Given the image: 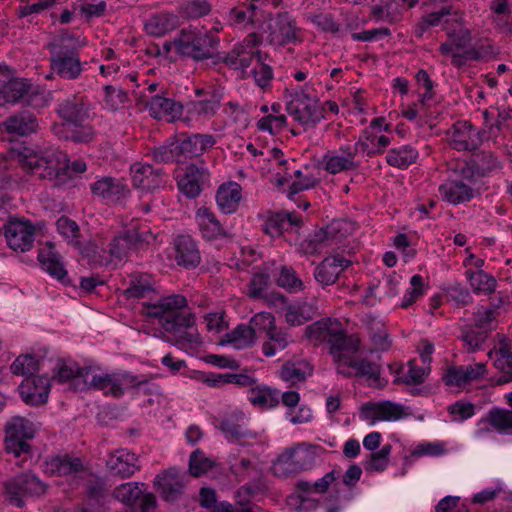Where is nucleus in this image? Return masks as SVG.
<instances>
[{"label":"nucleus","mask_w":512,"mask_h":512,"mask_svg":"<svg viewBox=\"0 0 512 512\" xmlns=\"http://www.w3.org/2000/svg\"><path fill=\"white\" fill-rule=\"evenodd\" d=\"M107 467L113 474L128 478L139 469L138 457L126 449L116 450L109 455Z\"/></svg>","instance_id":"c85d7f7f"},{"label":"nucleus","mask_w":512,"mask_h":512,"mask_svg":"<svg viewBox=\"0 0 512 512\" xmlns=\"http://www.w3.org/2000/svg\"><path fill=\"white\" fill-rule=\"evenodd\" d=\"M161 498L168 502L177 501L183 494V476L175 469H168L154 481Z\"/></svg>","instance_id":"393cba45"},{"label":"nucleus","mask_w":512,"mask_h":512,"mask_svg":"<svg viewBox=\"0 0 512 512\" xmlns=\"http://www.w3.org/2000/svg\"><path fill=\"white\" fill-rule=\"evenodd\" d=\"M390 370L397 374L394 384H421L430 367L427 364L420 367L416 360H410L405 366L390 365Z\"/></svg>","instance_id":"2f4dec72"},{"label":"nucleus","mask_w":512,"mask_h":512,"mask_svg":"<svg viewBox=\"0 0 512 512\" xmlns=\"http://www.w3.org/2000/svg\"><path fill=\"white\" fill-rule=\"evenodd\" d=\"M5 131L20 136L28 135L37 128L36 117L28 112L10 116L2 123Z\"/></svg>","instance_id":"c03bdc74"},{"label":"nucleus","mask_w":512,"mask_h":512,"mask_svg":"<svg viewBox=\"0 0 512 512\" xmlns=\"http://www.w3.org/2000/svg\"><path fill=\"white\" fill-rule=\"evenodd\" d=\"M133 187L146 193H152L166 184L162 169L150 164L135 163L130 168Z\"/></svg>","instance_id":"f3484780"},{"label":"nucleus","mask_w":512,"mask_h":512,"mask_svg":"<svg viewBox=\"0 0 512 512\" xmlns=\"http://www.w3.org/2000/svg\"><path fill=\"white\" fill-rule=\"evenodd\" d=\"M439 193L443 200L460 205L469 202L475 196V189L462 179H449L439 186Z\"/></svg>","instance_id":"a878e982"},{"label":"nucleus","mask_w":512,"mask_h":512,"mask_svg":"<svg viewBox=\"0 0 512 512\" xmlns=\"http://www.w3.org/2000/svg\"><path fill=\"white\" fill-rule=\"evenodd\" d=\"M339 478V472L338 471H331L326 473L322 478L318 479L314 483H311L309 481H298L296 483V489L299 492V494L303 495H309V493L313 490L316 493H325L330 485Z\"/></svg>","instance_id":"5fc2aeb1"},{"label":"nucleus","mask_w":512,"mask_h":512,"mask_svg":"<svg viewBox=\"0 0 512 512\" xmlns=\"http://www.w3.org/2000/svg\"><path fill=\"white\" fill-rule=\"evenodd\" d=\"M451 15L458 16V12L451 6L442 7L439 11L424 15L415 27V36L421 38L429 28L439 26L446 22V17ZM455 19L457 20L458 17Z\"/></svg>","instance_id":"8fccbe9b"},{"label":"nucleus","mask_w":512,"mask_h":512,"mask_svg":"<svg viewBox=\"0 0 512 512\" xmlns=\"http://www.w3.org/2000/svg\"><path fill=\"white\" fill-rule=\"evenodd\" d=\"M391 140L385 135H376L369 129L364 130L359 136L358 140L354 143L357 152H361L368 157L377 154H382Z\"/></svg>","instance_id":"c9c22d12"},{"label":"nucleus","mask_w":512,"mask_h":512,"mask_svg":"<svg viewBox=\"0 0 512 512\" xmlns=\"http://www.w3.org/2000/svg\"><path fill=\"white\" fill-rule=\"evenodd\" d=\"M286 110L295 121L303 126H314L321 120L317 99L294 98L287 102Z\"/></svg>","instance_id":"4be33fe9"},{"label":"nucleus","mask_w":512,"mask_h":512,"mask_svg":"<svg viewBox=\"0 0 512 512\" xmlns=\"http://www.w3.org/2000/svg\"><path fill=\"white\" fill-rule=\"evenodd\" d=\"M196 222L202 236L213 240L226 235L225 229L215 214L207 207H200L196 212Z\"/></svg>","instance_id":"f704fd0d"},{"label":"nucleus","mask_w":512,"mask_h":512,"mask_svg":"<svg viewBox=\"0 0 512 512\" xmlns=\"http://www.w3.org/2000/svg\"><path fill=\"white\" fill-rule=\"evenodd\" d=\"M179 25L178 16L173 13H157L149 17L145 23L147 34L162 37Z\"/></svg>","instance_id":"58836bf2"},{"label":"nucleus","mask_w":512,"mask_h":512,"mask_svg":"<svg viewBox=\"0 0 512 512\" xmlns=\"http://www.w3.org/2000/svg\"><path fill=\"white\" fill-rule=\"evenodd\" d=\"M25 97H27V105L33 107H41L44 105V97L42 94L33 92L31 86L24 80L11 76L0 92V105L7 103L14 104Z\"/></svg>","instance_id":"a211bd4d"},{"label":"nucleus","mask_w":512,"mask_h":512,"mask_svg":"<svg viewBox=\"0 0 512 512\" xmlns=\"http://www.w3.org/2000/svg\"><path fill=\"white\" fill-rule=\"evenodd\" d=\"M486 372L487 369L484 363L454 366L447 370L444 380L445 384H462L480 381Z\"/></svg>","instance_id":"7c9ffc66"},{"label":"nucleus","mask_w":512,"mask_h":512,"mask_svg":"<svg viewBox=\"0 0 512 512\" xmlns=\"http://www.w3.org/2000/svg\"><path fill=\"white\" fill-rule=\"evenodd\" d=\"M91 192L106 202L114 203L124 199L130 189L121 179L105 176L91 184Z\"/></svg>","instance_id":"b1692460"},{"label":"nucleus","mask_w":512,"mask_h":512,"mask_svg":"<svg viewBox=\"0 0 512 512\" xmlns=\"http://www.w3.org/2000/svg\"><path fill=\"white\" fill-rule=\"evenodd\" d=\"M248 398L253 406L267 409L278 405L280 393L271 386H252L249 390Z\"/></svg>","instance_id":"a18cd8bd"},{"label":"nucleus","mask_w":512,"mask_h":512,"mask_svg":"<svg viewBox=\"0 0 512 512\" xmlns=\"http://www.w3.org/2000/svg\"><path fill=\"white\" fill-rule=\"evenodd\" d=\"M57 114L65 125L75 128L67 138L75 142H88L92 139L93 129L86 124L90 117L89 102L76 96L67 98L58 104Z\"/></svg>","instance_id":"39448f33"},{"label":"nucleus","mask_w":512,"mask_h":512,"mask_svg":"<svg viewBox=\"0 0 512 512\" xmlns=\"http://www.w3.org/2000/svg\"><path fill=\"white\" fill-rule=\"evenodd\" d=\"M56 227L59 234L67 241V243L79 251H82V245L79 241L80 229L78 224L66 217L61 216L57 222Z\"/></svg>","instance_id":"864d4df0"},{"label":"nucleus","mask_w":512,"mask_h":512,"mask_svg":"<svg viewBox=\"0 0 512 512\" xmlns=\"http://www.w3.org/2000/svg\"><path fill=\"white\" fill-rule=\"evenodd\" d=\"M79 40L63 33L47 45L50 52V69L65 80H76L83 72V64L77 52Z\"/></svg>","instance_id":"20e7f679"},{"label":"nucleus","mask_w":512,"mask_h":512,"mask_svg":"<svg viewBox=\"0 0 512 512\" xmlns=\"http://www.w3.org/2000/svg\"><path fill=\"white\" fill-rule=\"evenodd\" d=\"M362 323L369 333L370 339L376 350L386 351L391 346L384 323L371 314L362 318Z\"/></svg>","instance_id":"ea45409f"},{"label":"nucleus","mask_w":512,"mask_h":512,"mask_svg":"<svg viewBox=\"0 0 512 512\" xmlns=\"http://www.w3.org/2000/svg\"><path fill=\"white\" fill-rule=\"evenodd\" d=\"M142 101L149 108L150 115L156 119H166L174 121L182 114V105L173 99L162 97L160 95L152 96L148 99L145 90L135 91Z\"/></svg>","instance_id":"412c9836"},{"label":"nucleus","mask_w":512,"mask_h":512,"mask_svg":"<svg viewBox=\"0 0 512 512\" xmlns=\"http://www.w3.org/2000/svg\"><path fill=\"white\" fill-rule=\"evenodd\" d=\"M145 315L172 334L177 347L187 350L202 344V337L196 327V315L190 311L185 296L171 294L161 297L155 303L146 304Z\"/></svg>","instance_id":"f03ea898"},{"label":"nucleus","mask_w":512,"mask_h":512,"mask_svg":"<svg viewBox=\"0 0 512 512\" xmlns=\"http://www.w3.org/2000/svg\"><path fill=\"white\" fill-rule=\"evenodd\" d=\"M245 414L242 411L234 410L225 415L218 428L222 431L225 438L233 443L240 445H254L264 443L265 439L261 433L249 430L243 426Z\"/></svg>","instance_id":"f8f14e48"},{"label":"nucleus","mask_w":512,"mask_h":512,"mask_svg":"<svg viewBox=\"0 0 512 512\" xmlns=\"http://www.w3.org/2000/svg\"><path fill=\"white\" fill-rule=\"evenodd\" d=\"M418 158V151L411 145H402L392 148L387 152L386 162L389 166L398 169H407L415 163Z\"/></svg>","instance_id":"49530a36"},{"label":"nucleus","mask_w":512,"mask_h":512,"mask_svg":"<svg viewBox=\"0 0 512 512\" xmlns=\"http://www.w3.org/2000/svg\"><path fill=\"white\" fill-rule=\"evenodd\" d=\"M88 368H82L71 359L59 358L54 362L50 379L58 382H69L88 373Z\"/></svg>","instance_id":"4c0bfd02"},{"label":"nucleus","mask_w":512,"mask_h":512,"mask_svg":"<svg viewBox=\"0 0 512 512\" xmlns=\"http://www.w3.org/2000/svg\"><path fill=\"white\" fill-rule=\"evenodd\" d=\"M410 415L409 408L391 401H367L359 407L360 420L370 426L380 421H398Z\"/></svg>","instance_id":"9b49d317"},{"label":"nucleus","mask_w":512,"mask_h":512,"mask_svg":"<svg viewBox=\"0 0 512 512\" xmlns=\"http://www.w3.org/2000/svg\"><path fill=\"white\" fill-rule=\"evenodd\" d=\"M267 40L274 46L297 45L303 41V32L290 13L282 12L270 20Z\"/></svg>","instance_id":"1a4fd4ad"},{"label":"nucleus","mask_w":512,"mask_h":512,"mask_svg":"<svg viewBox=\"0 0 512 512\" xmlns=\"http://www.w3.org/2000/svg\"><path fill=\"white\" fill-rule=\"evenodd\" d=\"M357 153L354 144L342 145L338 149L327 151L322 156L320 166L332 175L357 170L359 168Z\"/></svg>","instance_id":"dca6fc26"},{"label":"nucleus","mask_w":512,"mask_h":512,"mask_svg":"<svg viewBox=\"0 0 512 512\" xmlns=\"http://www.w3.org/2000/svg\"><path fill=\"white\" fill-rule=\"evenodd\" d=\"M175 260L185 268L196 267L200 263V252L195 241L188 235H179L174 240Z\"/></svg>","instance_id":"c756f323"},{"label":"nucleus","mask_w":512,"mask_h":512,"mask_svg":"<svg viewBox=\"0 0 512 512\" xmlns=\"http://www.w3.org/2000/svg\"><path fill=\"white\" fill-rule=\"evenodd\" d=\"M208 178L209 172L205 167L191 164L186 167L184 175L178 180V188L188 198H196Z\"/></svg>","instance_id":"bb28decb"},{"label":"nucleus","mask_w":512,"mask_h":512,"mask_svg":"<svg viewBox=\"0 0 512 512\" xmlns=\"http://www.w3.org/2000/svg\"><path fill=\"white\" fill-rule=\"evenodd\" d=\"M18 391L27 405L40 406L47 402L50 386H19Z\"/></svg>","instance_id":"13d9d810"},{"label":"nucleus","mask_w":512,"mask_h":512,"mask_svg":"<svg viewBox=\"0 0 512 512\" xmlns=\"http://www.w3.org/2000/svg\"><path fill=\"white\" fill-rule=\"evenodd\" d=\"M305 335L314 341L327 342L338 374L364 378L368 381L379 380V366L358 357L360 339L355 335L347 336L339 321L331 319L317 321L306 327Z\"/></svg>","instance_id":"f257e3e1"},{"label":"nucleus","mask_w":512,"mask_h":512,"mask_svg":"<svg viewBox=\"0 0 512 512\" xmlns=\"http://www.w3.org/2000/svg\"><path fill=\"white\" fill-rule=\"evenodd\" d=\"M260 42L257 34H249L242 42L233 47L224 57L223 62L232 69H241L246 74V69L263 57L259 49Z\"/></svg>","instance_id":"4468645a"},{"label":"nucleus","mask_w":512,"mask_h":512,"mask_svg":"<svg viewBox=\"0 0 512 512\" xmlns=\"http://www.w3.org/2000/svg\"><path fill=\"white\" fill-rule=\"evenodd\" d=\"M314 462L315 452L312 447L306 444H298L279 455L274 462L273 469L277 475H287L288 473L308 470L313 467Z\"/></svg>","instance_id":"ddd939ff"},{"label":"nucleus","mask_w":512,"mask_h":512,"mask_svg":"<svg viewBox=\"0 0 512 512\" xmlns=\"http://www.w3.org/2000/svg\"><path fill=\"white\" fill-rule=\"evenodd\" d=\"M466 277L471 288L477 294H490L494 292L496 288V279L482 269L475 271L468 269L466 271Z\"/></svg>","instance_id":"3c124183"},{"label":"nucleus","mask_w":512,"mask_h":512,"mask_svg":"<svg viewBox=\"0 0 512 512\" xmlns=\"http://www.w3.org/2000/svg\"><path fill=\"white\" fill-rule=\"evenodd\" d=\"M47 468L59 476L77 477L84 472V465L80 458L68 455L58 456L47 463Z\"/></svg>","instance_id":"a19ab883"},{"label":"nucleus","mask_w":512,"mask_h":512,"mask_svg":"<svg viewBox=\"0 0 512 512\" xmlns=\"http://www.w3.org/2000/svg\"><path fill=\"white\" fill-rule=\"evenodd\" d=\"M352 260L336 254L326 257L314 270V277L323 286L334 284Z\"/></svg>","instance_id":"5701e85b"},{"label":"nucleus","mask_w":512,"mask_h":512,"mask_svg":"<svg viewBox=\"0 0 512 512\" xmlns=\"http://www.w3.org/2000/svg\"><path fill=\"white\" fill-rule=\"evenodd\" d=\"M489 358L494 359V365L497 369L501 370L504 374V379H500L498 384L502 382L507 383L512 381V346L503 338L499 347L490 350L488 353Z\"/></svg>","instance_id":"e433bc0d"},{"label":"nucleus","mask_w":512,"mask_h":512,"mask_svg":"<svg viewBox=\"0 0 512 512\" xmlns=\"http://www.w3.org/2000/svg\"><path fill=\"white\" fill-rule=\"evenodd\" d=\"M212 5L208 0H188L180 7V14L187 19H197L208 15Z\"/></svg>","instance_id":"680f3d73"},{"label":"nucleus","mask_w":512,"mask_h":512,"mask_svg":"<svg viewBox=\"0 0 512 512\" xmlns=\"http://www.w3.org/2000/svg\"><path fill=\"white\" fill-rule=\"evenodd\" d=\"M132 249V244L125 232L120 233L110 241L108 249L104 250V253H107V255L102 256L100 264L108 265L110 263L120 262L128 256Z\"/></svg>","instance_id":"79ce46f5"},{"label":"nucleus","mask_w":512,"mask_h":512,"mask_svg":"<svg viewBox=\"0 0 512 512\" xmlns=\"http://www.w3.org/2000/svg\"><path fill=\"white\" fill-rule=\"evenodd\" d=\"M277 284L292 292L300 291L303 288V282L298 278L294 269L287 266L281 268Z\"/></svg>","instance_id":"774afa93"},{"label":"nucleus","mask_w":512,"mask_h":512,"mask_svg":"<svg viewBox=\"0 0 512 512\" xmlns=\"http://www.w3.org/2000/svg\"><path fill=\"white\" fill-rule=\"evenodd\" d=\"M313 373V367L309 362L300 360L296 362H287L280 370V377L285 382L296 384L306 381Z\"/></svg>","instance_id":"09e8293b"},{"label":"nucleus","mask_w":512,"mask_h":512,"mask_svg":"<svg viewBox=\"0 0 512 512\" xmlns=\"http://www.w3.org/2000/svg\"><path fill=\"white\" fill-rule=\"evenodd\" d=\"M174 149H177L181 162L200 156V149L196 139L193 138V134L180 136L174 141Z\"/></svg>","instance_id":"e2e57ef3"},{"label":"nucleus","mask_w":512,"mask_h":512,"mask_svg":"<svg viewBox=\"0 0 512 512\" xmlns=\"http://www.w3.org/2000/svg\"><path fill=\"white\" fill-rule=\"evenodd\" d=\"M38 260L43 269L52 277L63 284L69 283L68 273L61 261V256L55 250L51 242H47L46 245L39 250Z\"/></svg>","instance_id":"cd10ccee"},{"label":"nucleus","mask_w":512,"mask_h":512,"mask_svg":"<svg viewBox=\"0 0 512 512\" xmlns=\"http://www.w3.org/2000/svg\"><path fill=\"white\" fill-rule=\"evenodd\" d=\"M40 368V360L33 354L18 356L11 364V372L25 377L33 376Z\"/></svg>","instance_id":"6e6d98bb"},{"label":"nucleus","mask_w":512,"mask_h":512,"mask_svg":"<svg viewBox=\"0 0 512 512\" xmlns=\"http://www.w3.org/2000/svg\"><path fill=\"white\" fill-rule=\"evenodd\" d=\"M4 489L6 499L11 504L22 507L27 498L45 494L47 486L36 475L23 473L6 481Z\"/></svg>","instance_id":"6e6552de"},{"label":"nucleus","mask_w":512,"mask_h":512,"mask_svg":"<svg viewBox=\"0 0 512 512\" xmlns=\"http://www.w3.org/2000/svg\"><path fill=\"white\" fill-rule=\"evenodd\" d=\"M113 496L136 512H150L156 508V497L145 493L144 483H123L113 490Z\"/></svg>","instance_id":"2eb2a0df"},{"label":"nucleus","mask_w":512,"mask_h":512,"mask_svg":"<svg viewBox=\"0 0 512 512\" xmlns=\"http://www.w3.org/2000/svg\"><path fill=\"white\" fill-rule=\"evenodd\" d=\"M490 425L501 434H512V410L493 408L488 412Z\"/></svg>","instance_id":"4d7b16f0"},{"label":"nucleus","mask_w":512,"mask_h":512,"mask_svg":"<svg viewBox=\"0 0 512 512\" xmlns=\"http://www.w3.org/2000/svg\"><path fill=\"white\" fill-rule=\"evenodd\" d=\"M5 238L14 251L30 250L35 240V227L28 220H11L5 226Z\"/></svg>","instance_id":"6ab92c4d"},{"label":"nucleus","mask_w":512,"mask_h":512,"mask_svg":"<svg viewBox=\"0 0 512 512\" xmlns=\"http://www.w3.org/2000/svg\"><path fill=\"white\" fill-rule=\"evenodd\" d=\"M255 342V330L252 326L240 324L231 332L226 333L223 344H229L233 348L240 350L250 347Z\"/></svg>","instance_id":"de8ad7c7"},{"label":"nucleus","mask_w":512,"mask_h":512,"mask_svg":"<svg viewBox=\"0 0 512 512\" xmlns=\"http://www.w3.org/2000/svg\"><path fill=\"white\" fill-rule=\"evenodd\" d=\"M39 426L32 420L14 416L5 425V448L8 453L15 457L30 453L28 440L34 438Z\"/></svg>","instance_id":"0eeeda50"},{"label":"nucleus","mask_w":512,"mask_h":512,"mask_svg":"<svg viewBox=\"0 0 512 512\" xmlns=\"http://www.w3.org/2000/svg\"><path fill=\"white\" fill-rule=\"evenodd\" d=\"M352 230V224L345 220H333L325 228L310 235L302 247L307 254H316L325 247L341 243Z\"/></svg>","instance_id":"9d476101"},{"label":"nucleus","mask_w":512,"mask_h":512,"mask_svg":"<svg viewBox=\"0 0 512 512\" xmlns=\"http://www.w3.org/2000/svg\"><path fill=\"white\" fill-rule=\"evenodd\" d=\"M217 46L215 36L196 29H183L177 37V53L197 61L212 58Z\"/></svg>","instance_id":"423d86ee"},{"label":"nucleus","mask_w":512,"mask_h":512,"mask_svg":"<svg viewBox=\"0 0 512 512\" xmlns=\"http://www.w3.org/2000/svg\"><path fill=\"white\" fill-rule=\"evenodd\" d=\"M124 232L127 238H129L133 249H142L148 245H151L156 240V235L146 224L131 226Z\"/></svg>","instance_id":"603ef678"},{"label":"nucleus","mask_w":512,"mask_h":512,"mask_svg":"<svg viewBox=\"0 0 512 512\" xmlns=\"http://www.w3.org/2000/svg\"><path fill=\"white\" fill-rule=\"evenodd\" d=\"M473 167L477 174L485 176L499 170L501 164L492 152L482 151L475 156Z\"/></svg>","instance_id":"052dcab7"},{"label":"nucleus","mask_w":512,"mask_h":512,"mask_svg":"<svg viewBox=\"0 0 512 512\" xmlns=\"http://www.w3.org/2000/svg\"><path fill=\"white\" fill-rule=\"evenodd\" d=\"M487 337L488 334L485 330L477 329L474 326H466L461 332V338L470 352L482 349Z\"/></svg>","instance_id":"0e129e2a"},{"label":"nucleus","mask_w":512,"mask_h":512,"mask_svg":"<svg viewBox=\"0 0 512 512\" xmlns=\"http://www.w3.org/2000/svg\"><path fill=\"white\" fill-rule=\"evenodd\" d=\"M246 74L247 76H252L255 84L262 89L267 88L273 79V70L269 65L264 63L263 57L261 59L259 58L251 71Z\"/></svg>","instance_id":"69168bd1"},{"label":"nucleus","mask_w":512,"mask_h":512,"mask_svg":"<svg viewBox=\"0 0 512 512\" xmlns=\"http://www.w3.org/2000/svg\"><path fill=\"white\" fill-rule=\"evenodd\" d=\"M19 161L27 172L39 179L55 180L56 184H60L70 171L79 174L86 170L83 160L69 163L67 155L56 150L35 152L25 148L19 155Z\"/></svg>","instance_id":"7ed1b4c3"},{"label":"nucleus","mask_w":512,"mask_h":512,"mask_svg":"<svg viewBox=\"0 0 512 512\" xmlns=\"http://www.w3.org/2000/svg\"><path fill=\"white\" fill-rule=\"evenodd\" d=\"M450 145L458 151H472L482 142L481 132L468 121H457L448 132Z\"/></svg>","instance_id":"aec40b11"},{"label":"nucleus","mask_w":512,"mask_h":512,"mask_svg":"<svg viewBox=\"0 0 512 512\" xmlns=\"http://www.w3.org/2000/svg\"><path fill=\"white\" fill-rule=\"evenodd\" d=\"M307 305H289L285 310L286 322L291 326L302 325L311 318Z\"/></svg>","instance_id":"338daca9"},{"label":"nucleus","mask_w":512,"mask_h":512,"mask_svg":"<svg viewBox=\"0 0 512 512\" xmlns=\"http://www.w3.org/2000/svg\"><path fill=\"white\" fill-rule=\"evenodd\" d=\"M268 341L262 346L265 356H274L277 351L284 350L289 343V336L286 332L276 327L267 333Z\"/></svg>","instance_id":"bf43d9fd"},{"label":"nucleus","mask_w":512,"mask_h":512,"mask_svg":"<svg viewBox=\"0 0 512 512\" xmlns=\"http://www.w3.org/2000/svg\"><path fill=\"white\" fill-rule=\"evenodd\" d=\"M299 222L300 218L293 213L284 211L271 212L267 215L263 230L271 237H278L293 226H298Z\"/></svg>","instance_id":"72a5a7b5"},{"label":"nucleus","mask_w":512,"mask_h":512,"mask_svg":"<svg viewBox=\"0 0 512 512\" xmlns=\"http://www.w3.org/2000/svg\"><path fill=\"white\" fill-rule=\"evenodd\" d=\"M241 192V186L236 182L222 184L216 193V203L220 211L224 214L234 213L239 207Z\"/></svg>","instance_id":"473e14b6"},{"label":"nucleus","mask_w":512,"mask_h":512,"mask_svg":"<svg viewBox=\"0 0 512 512\" xmlns=\"http://www.w3.org/2000/svg\"><path fill=\"white\" fill-rule=\"evenodd\" d=\"M221 95L216 91L205 94L203 99L192 101L189 104V112L205 119L214 117L221 107Z\"/></svg>","instance_id":"37998d69"}]
</instances>
